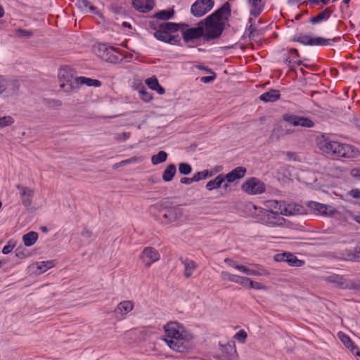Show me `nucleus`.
I'll use <instances>...</instances> for the list:
<instances>
[{"instance_id": "obj_34", "label": "nucleus", "mask_w": 360, "mask_h": 360, "mask_svg": "<svg viewBox=\"0 0 360 360\" xmlns=\"http://www.w3.org/2000/svg\"><path fill=\"white\" fill-rule=\"evenodd\" d=\"M167 153L164 150H160L158 154L154 155L151 158V162L154 165H159L166 161Z\"/></svg>"}, {"instance_id": "obj_62", "label": "nucleus", "mask_w": 360, "mask_h": 360, "mask_svg": "<svg viewBox=\"0 0 360 360\" xmlns=\"http://www.w3.org/2000/svg\"><path fill=\"white\" fill-rule=\"evenodd\" d=\"M257 28L254 26L253 24H251L248 28V31L249 32V35L252 36L254 34V32H256Z\"/></svg>"}, {"instance_id": "obj_54", "label": "nucleus", "mask_w": 360, "mask_h": 360, "mask_svg": "<svg viewBox=\"0 0 360 360\" xmlns=\"http://www.w3.org/2000/svg\"><path fill=\"white\" fill-rule=\"evenodd\" d=\"M349 349L353 354L360 356V349L357 346L354 345V344L352 345Z\"/></svg>"}, {"instance_id": "obj_13", "label": "nucleus", "mask_w": 360, "mask_h": 360, "mask_svg": "<svg viewBox=\"0 0 360 360\" xmlns=\"http://www.w3.org/2000/svg\"><path fill=\"white\" fill-rule=\"evenodd\" d=\"M58 78L60 82V87L65 88L66 85L69 86L70 89L74 88L72 84L73 70L70 67L65 66L61 68L58 72Z\"/></svg>"}, {"instance_id": "obj_49", "label": "nucleus", "mask_w": 360, "mask_h": 360, "mask_svg": "<svg viewBox=\"0 0 360 360\" xmlns=\"http://www.w3.org/2000/svg\"><path fill=\"white\" fill-rule=\"evenodd\" d=\"M140 94H141V99L146 102H148V101H151V99L153 98L150 94H149L145 91H141Z\"/></svg>"}, {"instance_id": "obj_30", "label": "nucleus", "mask_w": 360, "mask_h": 360, "mask_svg": "<svg viewBox=\"0 0 360 360\" xmlns=\"http://www.w3.org/2000/svg\"><path fill=\"white\" fill-rule=\"evenodd\" d=\"M176 172V168L174 164H169L164 170L162 179L166 181H170L173 179Z\"/></svg>"}, {"instance_id": "obj_40", "label": "nucleus", "mask_w": 360, "mask_h": 360, "mask_svg": "<svg viewBox=\"0 0 360 360\" xmlns=\"http://www.w3.org/2000/svg\"><path fill=\"white\" fill-rule=\"evenodd\" d=\"M179 172L181 174L188 175L192 172V167L188 163H180L179 165Z\"/></svg>"}, {"instance_id": "obj_18", "label": "nucleus", "mask_w": 360, "mask_h": 360, "mask_svg": "<svg viewBox=\"0 0 360 360\" xmlns=\"http://www.w3.org/2000/svg\"><path fill=\"white\" fill-rule=\"evenodd\" d=\"M281 207L282 205L280 203V213L281 214L285 216L299 214L302 213L303 210L302 206L296 203H289L287 205L283 204V207L282 208Z\"/></svg>"}, {"instance_id": "obj_11", "label": "nucleus", "mask_w": 360, "mask_h": 360, "mask_svg": "<svg viewBox=\"0 0 360 360\" xmlns=\"http://www.w3.org/2000/svg\"><path fill=\"white\" fill-rule=\"evenodd\" d=\"M202 37L205 39L204 28L200 25V22L196 27L188 28L182 32V37L186 43L200 39Z\"/></svg>"}, {"instance_id": "obj_46", "label": "nucleus", "mask_w": 360, "mask_h": 360, "mask_svg": "<svg viewBox=\"0 0 360 360\" xmlns=\"http://www.w3.org/2000/svg\"><path fill=\"white\" fill-rule=\"evenodd\" d=\"M248 285H249V288L256 290H261L263 289L264 287L262 283L253 281L250 278H249V281H248Z\"/></svg>"}, {"instance_id": "obj_56", "label": "nucleus", "mask_w": 360, "mask_h": 360, "mask_svg": "<svg viewBox=\"0 0 360 360\" xmlns=\"http://www.w3.org/2000/svg\"><path fill=\"white\" fill-rule=\"evenodd\" d=\"M180 182H181V184L188 185V184H191L192 183H193L194 181L193 180V177L192 178L183 177L180 179Z\"/></svg>"}, {"instance_id": "obj_42", "label": "nucleus", "mask_w": 360, "mask_h": 360, "mask_svg": "<svg viewBox=\"0 0 360 360\" xmlns=\"http://www.w3.org/2000/svg\"><path fill=\"white\" fill-rule=\"evenodd\" d=\"M338 336L341 341L342 342V343L347 348H349L352 345H354V342L352 341V340L347 335H345V333L340 332L338 333Z\"/></svg>"}, {"instance_id": "obj_2", "label": "nucleus", "mask_w": 360, "mask_h": 360, "mask_svg": "<svg viewBox=\"0 0 360 360\" xmlns=\"http://www.w3.org/2000/svg\"><path fill=\"white\" fill-rule=\"evenodd\" d=\"M316 146L322 153L338 158L354 159L360 155L354 146L333 141L326 134L317 136Z\"/></svg>"}, {"instance_id": "obj_26", "label": "nucleus", "mask_w": 360, "mask_h": 360, "mask_svg": "<svg viewBox=\"0 0 360 360\" xmlns=\"http://www.w3.org/2000/svg\"><path fill=\"white\" fill-rule=\"evenodd\" d=\"M340 39V37L333 39H326L321 37H311V39H309V46H328L331 44V41H335Z\"/></svg>"}, {"instance_id": "obj_3", "label": "nucleus", "mask_w": 360, "mask_h": 360, "mask_svg": "<svg viewBox=\"0 0 360 360\" xmlns=\"http://www.w3.org/2000/svg\"><path fill=\"white\" fill-rule=\"evenodd\" d=\"M165 338L163 340L172 350L185 352L188 350L189 342L193 338L185 328L177 322H169L164 326Z\"/></svg>"}, {"instance_id": "obj_20", "label": "nucleus", "mask_w": 360, "mask_h": 360, "mask_svg": "<svg viewBox=\"0 0 360 360\" xmlns=\"http://www.w3.org/2000/svg\"><path fill=\"white\" fill-rule=\"evenodd\" d=\"M246 172L247 170L245 167H237L225 176L224 175V178H225V180H226L228 182L232 183L237 179H240L244 177Z\"/></svg>"}, {"instance_id": "obj_14", "label": "nucleus", "mask_w": 360, "mask_h": 360, "mask_svg": "<svg viewBox=\"0 0 360 360\" xmlns=\"http://www.w3.org/2000/svg\"><path fill=\"white\" fill-rule=\"evenodd\" d=\"M308 208L315 214L331 215L334 213L332 207L316 201H309L307 204Z\"/></svg>"}, {"instance_id": "obj_25", "label": "nucleus", "mask_w": 360, "mask_h": 360, "mask_svg": "<svg viewBox=\"0 0 360 360\" xmlns=\"http://www.w3.org/2000/svg\"><path fill=\"white\" fill-rule=\"evenodd\" d=\"M75 81L77 84H85L88 86L99 87L101 86V82L98 79H91L86 77H77L75 78Z\"/></svg>"}, {"instance_id": "obj_48", "label": "nucleus", "mask_w": 360, "mask_h": 360, "mask_svg": "<svg viewBox=\"0 0 360 360\" xmlns=\"http://www.w3.org/2000/svg\"><path fill=\"white\" fill-rule=\"evenodd\" d=\"M15 247L14 244H11V242H9L7 245H6L2 250V253L4 255L9 254L12 252Z\"/></svg>"}, {"instance_id": "obj_4", "label": "nucleus", "mask_w": 360, "mask_h": 360, "mask_svg": "<svg viewBox=\"0 0 360 360\" xmlns=\"http://www.w3.org/2000/svg\"><path fill=\"white\" fill-rule=\"evenodd\" d=\"M186 23H176L172 22H165L160 23L158 30L154 33V37L159 41L176 45L179 44L181 38L179 35H173L172 33L179 30L180 27H188Z\"/></svg>"}, {"instance_id": "obj_24", "label": "nucleus", "mask_w": 360, "mask_h": 360, "mask_svg": "<svg viewBox=\"0 0 360 360\" xmlns=\"http://www.w3.org/2000/svg\"><path fill=\"white\" fill-rule=\"evenodd\" d=\"M281 97L280 91L277 89H270L269 91L262 94L259 96V99L264 103L276 102Z\"/></svg>"}, {"instance_id": "obj_15", "label": "nucleus", "mask_w": 360, "mask_h": 360, "mask_svg": "<svg viewBox=\"0 0 360 360\" xmlns=\"http://www.w3.org/2000/svg\"><path fill=\"white\" fill-rule=\"evenodd\" d=\"M155 6V0H131L132 8L142 13L151 11Z\"/></svg>"}, {"instance_id": "obj_63", "label": "nucleus", "mask_w": 360, "mask_h": 360, "mask_svg": "<svg viewBox=\"0 0 360 360\" xmlns=\"http://www.w3.org/2000/svg\"><path fill=\"white\" fill-rule=\"evenodd\" d=\"M289 52L291 54L292 58H294V57H300L299 52L295 49H290Z\"/></svg>"}, {"instance_id": "obj_33", "label": "nucleus", "mask_w": 360, "mask_h": 360, "mask_svg": "<svg viewBox=\"0 0 360 360\" xmlns=\"http://www.w3.org/2000/svg\"><path fill=\"white\" fill-rule=\"evenodd\" d=\"M38 239V233L35 231H30L25 234L22 237V240L26 246L33 245Z\"/></svg>"}, {"instance_id": "obj_21", "label": "nucleus", "mask_w": 360, "mask_h": 360, "mask_svg": "<svg viewBox=\"0 0 360 360\" xmlns=\"http://www.w3.org/2000/svg\"><path fill=\"white\" fill-rule=\"evenodd\" d=\"M345 260L360 262V243L354 249H347L342 253Z\"/></svg>"}, {"instance_id": "obj_60", "label": "nucleus", "mask_w": 360, "mask_h": 360, "mask_svg": "<svg viewBox=\"0 0 360 360\" xmlns=\"http://www.w3.org/2000/svg\"><path fill=\"white\" fill-rule=\"evenodd\" d=\"M235 269H237L238 271L246 274L248 268L243 265L237 264L236 266H235Z\"/></svg>"}, {"instance_id": "obj_28", "label": "nucleus", "mask_w": 360, "mask_h": 360, "mask_svg": "<svg viewBox=\"0 0 360 360\" xmlns=\"http://www.w3.org/2000/svg\"><path fill=\"white\" fill-rule=\"evenodd\" d=\"M326 281L328 283H335L337 286L345 289L346 279L342 276L333 274L326 278Z\"/></svg>"}, {"instance_id": "obj_53", "label": "nucleus", "mask_w": 360, "mask_h": 360, "mask_svg": "<svg viewBox=\"0 0 360 360\" xmlns=\"http://www.w3.org/2000/svg\"><path fill=\"white\" fill-rule=\"evenodd\" d=\"M203 173H202V171L201 172H196L193 176V180L194 181V182H198L202 179H204L203 178Z\"/></svg>"}, {"instance_id": "obj_7", "label": "nucleus", "mask_w": 360, "mask_h": 360, "mask_svg": "<svg viewBox=\"0 0 360 360\" xmlns=\"http://www.w3.org/2000/svg\"><path fill=\"white\" fill-rule=\"evenodd\" d=\"M214 4L213 0H196L191 6V13L195 17H202L212 10Z\"/></svg>"}, {"instance_id": "obj_17", "label": "nucleus", "mask_w": 360, "mask_h": 360, "mask_svg": "<svg viewBox=\"0 0 360 360\" xmlns=\"http://www.w3.org/2000/svg\"><path fill=\"white\" fill-rule=\"evenodd\" d=\"M134 309V303L129 300L121 302L115 309V314L117 319H122L125 315L129 313Z\"/></svg>"}, {"instance_id": "obj_61", "label": "nucleus", "mask_w": 360, "mask_h": 360, "mask_svg": "<svg viewBox=\"0 0 360 360\" xmlns=\"http://www.w3.org/2000/svg\"><path fill=\"white\" fill-rule=\"evenodd\" d=\"M196 68L199 70H204L207 72H212V70L210 68L202 65H198L196 66Z\"/></svg>"}, {"instance_id": "obj_45", "label": "nucleus", "mask_w": 360, "mask_h": 360, "mask_svg": "<svg viewBox=\"0 0 360 360\" xmlns=\"http://www.w3.org/2000/svg\"><path fill=\"white\" fill-rule=\"evenodd\" d=\"M16 35L18 37H25L29 38L33 35V32L31 30L18 29L16 31Z\"/></svg>"}, {"instance_id": "obj_64", "label": "nucleus", "mask_w": 360, "mask_h": 360, "mask_svg": "<svg viewBox=\"0 0 360 360\" xmlns=\"http://www.w3.org/2000/svg\"><path fill=\"white\" fill-rule=\"evenodd\" d=\"M155 91H157V92L159 94H164L165 93V89L159 84V86H157L156 89H154Z\"/></svg>"}, {"instance_id": "obj_9", "label": "nucleus", "mask_w": 360, "mask_h": 360, "mask_svg": "<svg viewBox=\"0 0 360 360\" xmlns=\"http://www.w3.org/2000/svg\"><path fill=\"white\" fill-rule=\"evenodd\" d=\"M284 121L289 122L295 127L300 126L306 128H311L314 126V122L306 117L298 116L293 114H285L283 116Z\"/></svg>"}, {"instance_id": "obj_47", "label": "nucleus", "mask_w": 360, "mask_h": 360, "mask_svg": "<svg viewBox=\"0 0 360 360\" xmlns=\"http://www.w3.org/2000/svg\"><path fill=\"white\" fill-rule=\"evenodd\" d=\"M211 74H212V76H204V77H202L200 78V82H202V83H210L212 82H213L216 77H217V75L215 72H214L212 71V72H210Z\"/></svg>"}, {"instance_id": "obj_58", "label": "nucleus", "mask_w": 360, "mask_h": 360, "mask_svg": "<svg viewBox=\"0 0 360 360\" xmlns=\"http://www.w3.org/2000/svg\"><path fill=\"white\" fill-rule=\"evenodd\" d=\"M132 161L131 159H128V160H122L118 163H116L115 165H114V167L115 168H117L119 167H122V166H124V165H126L129 163H131Z\"/></svg>"}, {"instance_id": "obj_44", "label": "nucleus", "mask_w": 360, "mask_h": 360, "mask_svg": "<svg viewBox=\"0 0 360 360\" xmlns=\"http://www.w3.org/2000/svg\"><path fill=\"white\" fill-rule=\"evenodd\" d=\"M148 86L152 89L154 90L156 89L157 86H159V82L158 79L155 77H150L146 79V81Z\"/></svg>"}, {"instance_id": "obj_32", "label": "nucleus", "mask_w": 360, "mask_h": 360, "mask_svg": "<svg viewBox=\"0 0 360 360\" xmlns=\"http://www.w3.org/2000/svg\"><path fill=\"white\" fill-rule=\"evenodd\" d=\"M77 5L79 8L84 11H89L97 15L99 13L98 8L96 6L91 5L88 0H78Z\"/></svg>"}, {"instance_id": "obj_55", "label": "nucleus", "mask_w": 360, "mask_h": 360, "mask_svg": "<svg viewBox=\"0 0 360 360\" xmlns=\"http://www.w3.org/2000/svg\"><path fill=\"white\" fill-rule=\"evenodd\" d=\"M224 263L226 264L228 266H231L232 268H234V269H235V266H237V264L236 263V262L233 261L231 258H226V259H224Z\"/></svg>"}, {"instance_id": "obj_36", "label": "nucleus", "mask_w": 360, "mask_h": 360, "mask_svg": "<svg viewBox=\"0 0 360 360\" xmlns=\"http://www.w3.org/2000/svg\"><path fill=\"white\" fill-rule=\"evenodd\" d=\"M286 262L291 266H302L304 262L297 259L296 256L288 252V258Z\"/></svg>"}, {"instance_id": "obj_57", "label": "nucleus", "mask_w": 360, "mask_h": 360, "mask_svg": "<svg viewBox=\"0 0 360 360\" xmlns=\"http://www.w3.org/2000/svg\"><path fill=\"white\" fill-rule=\"evenodd\" d=\"M350 195L354 198L359 199L360 198V190L359 189H353L350 191Z\"/></svg>"}, {"instance_id": "obj_16", "label": "nucleus", "mask_w": 360, "mask_h": 360, "mask_svg": "<svg viewBox=\"0 0 360 360\" xmlns=\"http://www.w3.org/2000/svg\"><path fill=\"white\" fill-rule=\"evenodd\" d=\"M16 188L19 191L22 204L25 207H30L32 203L34 194V191L28 187L22 186L21 185H17Z\"/></svg>"}, {"instance_id": "obj_6", "label": "nucleus", "mask_w": 360, "mask_h": 360, "mask_svg": "<svg viewBox=\"0 0 360 360\" xmlns=\"http://www.w3.org/2000/svg\"><path fill=\"white\" fill-rule=\"evenodd\" d=\"M94 51L99 58L108 63H117L122 60V58L117 53V49L105 44H98L95 46Z\"/></svg>"}, {"instance_id": "obj_8", "label": "nucleus", "mask_w": 360, "mask_h": 360, "mask_svg": "<svg viewBox=\"0 0 360 360\" xmlns=\"http://www.w3.org/2000/svg\"><path fill=\"white\" fill-rule=\"evenodd\" d=\"M242 190L250 195L260 194L265 191V186L264 184L259 179L252 177L244 182Z\"/></svg>"}, {"instance_id": "obj_50", "label": "nucleus", "mask_w": 360, "mask_h": 360, "mask_svg": "<svg viewBox=\"0 0 360 360\" xmlns=\"http://www.w3.org/2000/svg\"><path fill=\"white\" fill-rule=\"evenodd\" d=\"M288 258V252L277 254L275 255L274 259L277 262H285Z\"/></svg>"}, {"instance_id": "obj_37", "label": "nucleus", "mask_w": 360, "mask_h": 360, "mask_svg": "<svg viewBox=\"0 0 360 360\" xmlns=\"http://www.w3.org/2000/svg\"><path fill=\"white\" fill-rule=\"evenodd\" d=\"M309 39H311V37L309 35L301 33L296 34L293 37V41L300 42L304 45H309Z\"/></svg>"}, {"instance_id": "obj_35", "label": "nucleus", "mask_w": 360, "mask_h": 360, "mask_svg": "<svg viewBox=\"0 0 360 360\" xmlns=\"http://www.w3.org/2000/svg\"><path fill=\"white\" fill-rule=\"evenodd\" d=\"M174 15V11L173 9L172 10H162L160 12H158L154 17L158 19L167 20L172 19Z\"/></svg>"}, {"instance_id": "obj_23", "label": "nucleus", "mask_w": 360, "mask_h": 360, "mask_svg": "<svg viewBox=\"0 0 360 360\" xmlns=\"http://www.w3.org/2000/svg\"><path fill=\"white\" fill-rule=\"evenodd\" d=\"M180 261L184 266V275L186 278H189L192 276L195 270L198 268V264L193 260L189 259L180 258Z\"/></svg>"}, {"instance_id": "obj_29", "label": "nucleus", "mask_w": 360, "mask_h": 360, "mask_svg": "<svg viewBox=\"0 0 360 360\" xmlns=\"http://www.w3.org/2000/svg\"><path fill=\"white\" fill-rule=\"evenodd\" d=\"M248 2L253 8L250 10V15L255 18L258 17L264 8V6L260 4L262 0H248Z\"/></svg>"}, {"instance_id": "obj_10", "label": "nucleus", "mask_w": 360, "mask_h": 360, "mask_svg": "<svg viewBox=\"0 0 360 360\" xmlns=\"http://www.w3.org/2000/svg\"><path fill=\"white\" fill-rule=\"evenodd\" d=\"M141 258L144 262L145 266L148 268L152 264L160 259V255L155 248L146 247L142 251Z\"/></svg>"}, {"instance_id": "obj_1", "label": "nucleus", "mask_w": 360, "mask_h": 360, "mask_svg": "<svg viewBox=\"0 0 360 360\" xmlns=\"http://www.w3.org/2000/svg\"><path fill=\"white\" fill-rule=\"evenodd\" d=\"M230 15L231 5L226 2L221 8L200 21V25L204 28L205 39L210 41L219 37L224 29V20H228Z\"/></svg>"}, {"instance_id": "obj_38", "label": "nucleus", "mask_w": 360, "mask_h": 360, "mask_svg": "<svg viewBox=\"0 0 360 360\" xmlns=\"http://www.w3.org/2000/svg\"><path fill=\"white\" fill-rule=\"evenodd\" d=\"M345 289L360 290V279H352L346 281Z\"/></svg>"}, {"instance_id": "obj_51", "label": "nucleus", "mask_w": 360, "mask_h": 360, "mask_svg": "<svg viewBox=\"0 0 360 360\" xmlns=\"http://www.w3.org/2000/svg\"><path fill=\"white\" fill-rule=\"evenodd\" d=\"M350 174L352 177L360 181V167L352 169L350 172Z\"/></svg>"}, {"instance_id": "obj_19", "label": "nucleus", "mask_w": 360, "mask_h": 360, "mask_svg": "<svg viewBox=\"0 0 360 360\" xmlns=\"http://www.w3.org/2000/svg\"><path fill=\"white\" fill-rule=\"evenodd\" d=\"M285 219L278 212L269 211L266 215V223L271 226H283Z\"/></svg>"}, {"instance_id": "obj_5", "label": "nucleus", "mask_w": 360, "mask_h": 360, "mask_svg": "<svg viewBox=\"0 0 360 360\" xmlns=\"http://www.w3.org/2000/svg\"><path fill=\"white\" fill-rule=\"evenodd\" d=\"M154 207L158 210V219L163 224L175 221L181 217L183 212L178 207H163L162 204L156 205Z\"/></svg>"}, {"instance_id": "obj_27", "label": "nucleus", "mask_w": 360, "mask_h": 360, "mask_svg": "<svg viewBox=\"0 0 360 360\" xmlns=\"http://www.w3.org/2000/svg\"><path fill=\"white\" fill-rule=\"evenodd\" d=\"M225 181V178H224L223 174L218 175L215 179L209 181L205 187L208 191H212L214 189H217L220 188L222 186V184Z\"/></svg>"}, {"instance_id": "obj_41", "label": "nucleus", "mask_w": 360, "mask_h": 360, "mask_svg": "<svg viewBox=\"0 0 360 360\" xmlns=\"http://www.w3.org/2000/svg\"><path fill=\"white\" fill-rule=\"evenodd\" d=\"M248 334L244 330H240L233 336V338L238 340L241 344H244L246 342Z\"/></svg>"}, {"instance_id": "obj_43", "label": "nucleus", "mask_w": 360, "mask_h": 360, "mask_svg": "<svg viewBox=\"0 0 360 360\" xmlns=\"http://www.w3.org/2000/svg\"><path fill=\"white\" fill-rule=\"evenodd\" d=\"M14 122V119L11 116H4L0 117V128L10 126Z\"/></svg>"}, {"instance_id": "obj_12", "label": "nucleus", "mask_w": 360, "mask_h": 360, "mask_svg": "<svg viewBox=\"0 0 360 360\" xmlns=\"http://www.w3.org/2000/svg\"><path fill=\"white\" fill-rule=\"evenodd\" d=\"M221 347L219 360H236L238 353L233 342H229L226 345H220Z\"/></svg>"}, {"instance_id": "obj_31", "label": "nucleus", "mask_w": 360, "mask_h": 360, "mask_svg": "<svg viewBox=\"0 0 360 360\" xmlns=\"http://www.w3.org/2000/svg\"><path fill=\"white\" fill-rule=\"evenodd\" d=\"M331 11L329 8H326L317 15L310 18L309 22L312 24L319 23L321 21L328 19L331 15Z\"/></svg>"}, {"instance_id": "obj_59", "label": "nucleus", "mask_w": 360, "mask_h": 360, "mask_svg": "<svg viewBox=\"0 0 360 360\" xmlns=\"http://www.w3.org/2000/svg\"><path fill=\"white\" fill-rule=\"evenodd\" d=\"M284 154L286 155L287 157V159L290 160H295L296 159V153H294V152H285Z\"/></svg>"}, {"instance_id": "obj_39", "label": "nucleus", "mask_w": 360, "mask_h": 360, "mask_svg": "<svg viewBox=\"0 0 360 360\" xmlns=\"http://www.w3.org/2000/svg\"><path fill=\"white\" fill-rule=\"evenodd\" d=\"M268 272L264 269L262 266L257 265L255 269H251L248 268L246 275H254V276H264L267 275Z\"/></svg>"}, {"instance_id": "obj_52", "label": "nucleus", "mask_w": 360, "mask_h": 360, "mask_svg": "<svg viewBox=\"0 0 360 360\" xmlns=\"http://www.w3.org/2000/svg\"><path fill=\"white\" fill-rule=\"evenodd\" d=\"M6 86V80L3 77L0 76V94L5 91Z\"/></svg>"}, {"instance_id": "obj_22", "label": "nucleus", "mask_w": 360, "mask_h": 360, "mask_svg": "<svg viewBox=\"0 0 360 360\" xmlns=\"http://www.w3.org/2000/svg\"><path fill=\"white\" fill-rule=\"evenodd\" d=\"M221 278L224 280H228L231 282L238 283L243 286H247L248 281H249V278H248V277L234 275V274H230L227 271L221 272Z\"/></svg>"}]
</instances>
